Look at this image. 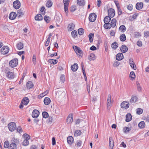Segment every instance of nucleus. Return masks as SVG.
Here are the masks:
<instances>
[{
    "label": "nucleus",
    "mask_w": 149,
    "mask_h": 149,
    "mask_svg": "<svg viewBox=\"0 0 149 149\" xmlns=\"http://www.w3.org/2000/svg\"><path fill=\"white\" fill-rule=\"evenodd\" d=\"M4 147L5 148H8V149H16V145L15 143H12L9 145L8 141H5L4 143Z\"/></svg>",
    "instance_id": "f257e3e1"
},
{
    "label": "nucleus",
    "mask_w": 149,
    "mask_h": 149,
    "mask_svg": "<svg viewBox=\"0 0 149 149\" xmlns=\"http://www.w3.org/2000/svg\"><path fill=\"white\" fill-rule=\"evenodd\" d=\"M9 130L13 132L15 130L16 128V125L15 123L12 122L10 123L8 125Z\"/></svg>",
    "instance_id": "f03ea898"
},
{
    "label": "nucleus",
    "mask_w": 149,
    "mask_h": 149,
    "mask_svg": "<svg viewBox=\"0 0 149 149\" xmlns=\"http://www.w3.org/2000/svg\"><path fill=\"white\" fill-rule=\"evenodd\" d=\"M18 64V60L17 58H14L9 62V65L12 68L16 67Z\"/></svg>",
    "instance_id": "7ed1b4c3"
},
{
    "label": "nucleus",
    "mask_w": 149,
    "mask_h": 149,
    "mask_svg": "<svg viewBox=\"0 0 149 149\" xmlns=\"http://www.w3.org/2000/svg\"><path fill=\"white\" fill-rule=\"evenodd\" d=\"M70 0H63V3H64V10L67 14L68 12V8L69 2Z\"/></svg>",
    "instance_id": "20e7f679"
},
{
    "label": "nucleus",
    "mask_w": 149,
    "mask_h": 149,
    "mask_svg": "<svg viewBox=\"0 0 149 149\" xmlns=\"http://www.w3.org/2000/svg\"><path fill=\"white\" fill-rule=\"evenodd\" d=\"M130 106V103L129 102L124 101L122 102L120 104V106L121 108H124L125 109H128Z\"/></svg>",
    "instance_id": "39448f33"
},
{
    "label": "nucleus",
    "mask_w": 149,
    "mask_h": 149,
    "mask_svg": "<svg viewBox=\"0 0 149 149\" xmlns=\"http://www.w3.org/2000/svg\"><path fill=\"white\" fill-rule=\"evenodd\" d=\"M96 18V15L95 13L90 14L89 17V21L91 22H94Z\"/></svg>",
    "instance_id": "423d86ee"
},
{
    "label": "nucleus",
    "mask_w": 149,
    "mask_h": 149,
    "mask_svg": "<svg viewBox=\"0 0 149 149\" xmlns=\"http://www.w3.org/2000/svg\"><path fill=\"white\" fill-rule=\"evenodd\" d=\"M9 50V48L7 46H4L3 47L1 50V53L3 54H7Z\"/></svg>",
    "instance_id": "0eeeda50"
},
{
    "label": "nucleus",
    "mask_w": 149,
    "mask_h": 149,
    "mask_svg": "<svg viewBox=\"0 0 149 149\" xmlns=\"http://www.w3.org/2000/svg\"><path fill=\"white\" fill-rule=\"evenodd\" d=\"M5 73L6 74V77L9 79H13L14 78V74L13 72L6 70Z\"/></svg>",
    "instance_id": "6e6552de"
},
{
    "label": "nucleus",
    "mask_w": 149,
    "mask_h": 149,
    "mask_svg": "<svg viewBox=\"0 0 149 149\" xmlns=\"http://www.w3.org/2000/svg\"><path fill=\"white\" fill-rule=\"evenodd\" d=\"M108 13L109 16L111 18L114 17L115 14V10L112 8H110L108 9Z\"/></svg>",
    "instance_id": "1a4fd4ad"
},
{
    "label": "nucleus",
    "mask_w": 149,
    "mask_h": 149,
    "mask_svg": "<svg viewBox=\"0 0 149 149\" xmlns=\"http://www.w3.org/2000/svg\"><path fill=\"white\" fill-rule=\"evenodd\" d=\"M13 6L16 9H18L20 7L21 3L18 0L14 1L13 3Z\"/></svg>",
    "instance_id": "9d476101"
},
{
    "label": "nucleus",
    "mask_w": 149,
    "mask_h": 149,
    "mask_svg": "<svg viewBox=\"0 0 149 149\" xmlns=\"http://www.w3.org/2000/svg\"><path fill=\"white\" fill-rule=\"evenodd\" d=\"M111 104V95L110 94L108 95L107 99V105L108 110H109L110 107H109Z\"/></svg>",
    "instance_id": "9b49d317"
},
{
    "label": "nucleus",
    "mask_w": 149,
    "mask_h": 149,
    "mask_svg": "<svg viewBox=\"0 0 149 149\" xmlns=\"http://www.w3.org/2000/svg\"><path fill=\"white\" fill-rule=\"evenodd\" d=\"M39 114V111L36 109H34L32 112V117L34 118H37Z\"/></svg>",
    "instance_id": "f8f14e48"
},
{
    "label": "nucleus",
    "mask_w": 149,
    "mask_h": 149,
    "mask_svg": "<svg viewBox=\"0 0 149 149\" xmlns=\"http://www.w3.org/2000/svg\"><path fill=\"white\" fill-rule=\"evenodd\" d=\"M17 16V14L15 12H13L11 13L9 15V18L11 20H13L15 19Z\"/></svg>",
    "instance_id": "ddd939ff"
},
{
    "label": "nucleus",
    "mask_w": 149,
    "mask_h": 149,
    "mask_svg": "<svg viewBox=\"0 0 149 149\" xmlns=\"http://www.w3.org/2000/svg\"><path fill=\"white\" fill-rule=\"evenodd\" d=\"M73 47L77 54L78 53L80 54L82 53V52L80 48L76 46H73Z\"/></svg>",
    "instance_id": "4468645a"
},
{
    "label": "nucleus",
    "mask_w": 149,
    "mask_h": 149,
    "mask_svg": "<svg viewBox=\"0 0 149 149\" xmlns=\"http://www.w3.org/2000/svg\"><path fill=\"white\" fill-rule=\"evenodd\" d=\"M120 50L122 52L125 53L127 51L128 48L125 45H122L120 47Z\"/></svg>",
    "instance_id": "2eb2a0df"
},
{
    "label": "nucleus",
    "mask_w": 149,
    "mask_h": 149,
    "mask_svg": "<svg viewBox=\"0 0 149 149\" xmlns=\"http://www.w3.org/2000/svg\"><path fill=\"white\" fill-rule=\"evenodd\" d=\"M116 58L117 60L120 61L123 58V55L122 53H120L118 54L116 56Z\"/></svg>",
    "instance_id": "dca6fc26"
},
{
    "label": "nucleus",
    "mask_w": 149,
    "mask_h": 149,
    "mask_svg": "<svg viewBox=\"0 0 149 149\" xmlns=\"http://www.w3.org/2000/svg\"><path fill=\"white\" fill-rule=\"evenodd\" d=\"M143 6V3L142 2L137 3L136 5V9L138 10L141 9Z\"/></svg>",
    "instance_id": "f3484780"
},
{
    "label": "nucleus",
    "mask_w": 149,
    "mask_h": 149,
    "mask_svg": "<svg viewBox=\"0 0 149 149\" xmlns=\"http://www.w3.org/2000/svg\"><path fill=\"white\" fill-rule=\"evenodd\" d=\"M78 68V64L76 63H74L73 65L71 66V68L73 72L76 71Z\"/></svg>",
    "instance_id": "a211bd4d"
},
{
    "label": "nucleus",
    "mask_w": 149,
    "mask_h": 149,
    "mask_svg": "<svg viewBox=\"0 0 149 149\" xmlns=\"http://www.w3.org/2000/svg\"><path fill=\"white\" fill-rule=\"evenodd\" d=\"M29 99L27 97H25L22 100L21 103L24 105H26L29 102Z\"/></svg>",
    "instance_id": "6ab92c4d"
},
{
    "label": "nucleus",
    "mask_w": 149,
    "mask_h": 149,
    "mask_svg": "<svg viewBox=\"0 0 149 149\" xmlns=\"http://www.w3.org/2000/svg\"><path fill=\"white\" fill-rule=\"evenodd\" d=\"M73 120V117L72 116V114H70L68 117L67 120L66 122L68 124H69L70 123H72Z\"/></svg>",
    "instance_id": "aec40b11"
},
{
    "label": "nucleus",
    "mask_w": 149,
    "mask_h": 149,
    "mask_svg": "<svg viewBox=\"0 0 149 149\" xmlns=\"http://www.w3.org/2000/svg\"><path fill=\"white\" fill-rule=\"evenodd\" d=\"M61 15H56L55 16V19L57 22H61L62 21V19L61 18Z\"/></svg>",
    "instance_id": "412c9836"
},
{
    "label": "nucleus",
    "mask_w": 149,
    "mask_h": 149,
    "mask_svg": "<svg viewBox=\"0 0 149 149\" xmlns=\"http://www.w3.org/2000/svg\"><path fill=\"white\" fill-rule=\"evenodd\" d=\"M116 20L115 18L113 19L111 21V26H112V28L115 27L116 26Z\"/></svg>",
    "instance_id": "4be33fe9"
},
{
    "label": "nucleus",
    "mask_w": 149,
    "mask_h": 149,
    "mask_svg": "<svg viewBox=\"0 0 149 149\" xmlns=\"http://www.w3.org/2000/svg\"><path fill=\"white\" fill-rule=\"evenodd\" d=\"M33 86L34 85L33 83L31 81H28L26 84V87L29 89H30L33 88Z\"/></svg>",
    "instance_id": "5701e85b"
},
{
    "label": "nucleus",
    "mask_w": 149,
    "mask_h": 149,
    "mask_svg": "<svg viewBox=\"0 0 149 149\" xmlns=\"http://www.w3.org/2000/svg\"><path fill=\"white\" fill-rule=\"evenodd\" d=\"M50 102L51 100L48 97H45L44 100V103L45 105H48L50 104Z\"/></svg>",
    "instance_id": "b1692460"
},
{
    "label": "nucleus",
    "mask_w": 149,
    "mask_h": 149,
    "mask_svg": "<svg viewBox=\"0 0 149 149\" xmlns=\"http://www.w3.org/2000/svg\"><path fill=\"white\" fill-rule=\"evenodd\" d=\"M126 117L125 121L127 122H129L132 120V116L130 113H127L126 115Z\"/></svg>",
    "instance_id": "393cba45"
},
{
    "label": "nucleus",
    "mask_w": 149,
    "mask_h": 149,
    "mask_svg": "<svg viewBox=\"0 0 149 149\" xmlns=\"http://www.w3.org/2000/svg\"><path fill=\"white\" fill-rule=\"evenodd\" d=\"M35 19L36 20H41L43 19V17L41 14H38L36 16Z\"/></svg>",
    "instance_id": "a878e982"
},
{
    "label": "nucleus",
    "mask_w": 149,
    "mask_h": 149,
    "mask_svg": "<svg viewBox=\"0 0 149 149\" xmlns=\"http://www.w3.org/2000/svg\"><path fill=\"white\" fill-rule=\"evenodd\" d=\"M137 97L136 96H132L130 100V102L131 103H135L137 101Z\"/></svg>",
    "instance_id": "bb28decb"
},
{
    "label": "nucleus",
    "mask_w": 149,
    "mask_h": 149,
    "mask_svg": "<svg viewBox=\"0 0 149 149\" xmlns=\"http://www.w3.org/2000/svg\"><path fill=\"white\" fill-rule=\"evenodd\" d=\"M77 3L80 6H84L85 4L84 0H77Z\"/></svg>",
    "instance_id": "cd10ccee"
},
{
    "label": "nucleus",
    "mask_w": 149,
    "mask_h": 149,
    "mask_svg": "<svg viewBox=\"0 0 149 149\" xmlns=\"http://www.w3.org/2000/svg\"><path fill=\"white\" fill-rule=\"evenodd\" d=\"M75 27V25L73 23L70 24L68 25V28L70 31H72L74 29Z\"/></svg>",
    "instance_id": "c85d7f7f"
},
{
    "label": "nucleus",
    "mask_w": 149,
    "mask_h": 149,
    "mask_svg": "<svg viewBox=\"0 0 149 149\" xmlns=\"http://www.w3.org/2000/svg\"><path fill=\"white\" fill-rule=\"evenodd\" d=\"M110 21L111 17L109 16L105 17L104 19V23L109 22Z\"/></svg>",
    "instance_id": "c756f323"
},
{
    "label": "nucleus",
    "mask_w": 149,
    "mask_h": 149,
    "mask_svg": "<svg viewBox=\"0 0 149 149\" xmlns=\"http://www.w3.org/2000/svg\"><path fill=\"white\" fill-rule=\"evenodd\" d=\"M104 27L107 29H110L112 26H111V24L109 22L104 23Z\"/></svg>",
    "instance_id": "7c9ffc66"
},
{
    "label": "nucleus",
    "mask_w": 149,
    "mask_h": 149,
    "mask_svg": "<svg viewBox=\"0 0 149 149\" xmlns=\"http://www.w3.org/2000/svg\"><path fill=\"white\" fill-rule=\"evenodd\" d=\"M23 44L21 42H19L17 45V48L19 50L22 49L23 47Z\"/></svg>",
    "instance_id": "2f4dec72"
},
{
    "label": "nucleus",
    "mask_w": 149,
    "mask_h": 149,
    "mask_svg": "<svg viewBox=\"0 0 149 149\" xmlns=\"http://www.w3.org/2000/svg\"><path fill=\"white\" fill-rule=\"evenodd\" d=\"M95 56L93 53L91 54L88 57V59L90 61L94 60L95 58Z\"/></svg>",
    "instance_id": "473e14b6"
},
{
    "label": "nucleus",
    "mask_w": 149,
    "mask_h": 149,
    "mask_svg": "<svg viewBox=\"0 0 149 149\" xmlns=\"http://www.w3.org/2000/svg\"><path fill=\"white\" fill-rule=\"evenodd\" d=\"M120 39L121 41H124L126 40V37L125 35L124 34L121 35L120 36Z\"/></svg>",
    "instance_id": "72a5a7b5"
},
{
    "label": "nucleus",
    "mask_w": 149,
    "mask_h": 149,
    "mask_svg": "<svg viewBox=\"0 0 149 149\" xmlns=\"http://www.w3.org/2000/svg\"><path fill=\"white\" fill-rule=\"evenodd\" d=\"M119 29L122 32H124L126 30V28L124 25H122L119 27Z\"/></svg>",
    "instance_id": "f704fd0d"
},
{
    "label": "nucleus",
    "mask_w": 149,
    "mask_h": 149,
    "mask_svg": "<svg viewBox=\"0 0 149 149\" xmlns=\"http://www.w3.org/2000/svg\"><path fill=\"white\" fill-rule=\"evenodd\" d=\"M130 77L131 78V79L132 80H133L135 79V75L134 72L132 71L130 72Z\"/></svg>",
    "instance_id": "c9c22d12"
},
{
    "label": "nucleus",
    "mask_w": 149,
    "mask_h": 149,
    "mask_svg": "<svg viewBox=\"0 0 149 149\" xmlns=\"http://www.w3.org/2000/svg\"><path fill=\"white\" fill-rule=\"evenodd\" d=\"M145 125V123L144 121H141L138 124V126L140 128H143Z\"/></svg>",
    "instance_id": "e433bc0d"
},
{
    "label": "nucleus",
    "mask_w": 149,
    "mask_h": 149,
    "mask_svg": "<svg viewBox=\"0 0 149 149\" xmlns=\"http://www.w3.org/2000/svg\"><path fill=\"white\" fill-rule=\"evenodd\" d=\"M118 46V44L117 42H115L112 43L111 45L112 48L114 49H116Z\"/></svg>",
    "instance_id": "4c0bfd02"
},
{
    "label": "nucleus",
    "mask_w": 149,
    "mask_h": 149,
    "mask_svg": "<svg viewBox=\"0 0 149 149\" xmlns=\"http://www.w3.org/2000/svg\"><path fill=\"white\" fill-rule=\"evenodd\" d=\"M114 146L113 140H110L109 144V149H112Z\"/></svg>",
    "instance_id": "58836bf2"
},
{
    "label": "nucleus",
    "mask_w": 149,
    "mask_h": 149,
    "mask_svg": "<svg viewBox=\"0 0 149 149\" xmlns=\"http://www.w3.org/2000/svg\"><path fill=\"white\" fill-rule=\"evenodd\" d=\"M81 132L79 130H76L74 133V136H77L80 135L81 134Z\"/></svg>",
    "instance_id": "ea45409f"
},
{
    "label": "nucleus",
    "mask_w": 149,
    "mask_h": 149,
    "mask_svg": "<svg viewBox=\"0 0 149 149\" xmlns=\"http://www.w3.org/2000/svg\"><path fill=\"white\" fill-rule=\"evenodd\" d=\"M23 136L24 140H29L31 138L30 136L27 134H24Z\"/></svg>",
    "instance_id": "a19ab883"
},
{
    "label": "nucleus",
    "mask_w": 149,
    "mask_h": 149,
    "mask_svg": "<svg viewBox=\"0 0 149 149\" xmlns=\"http://www.w3.org/2000/svg\"><path fill=\"white\" fill-rule=\"evenodd\" d=\"M94 34L93 33H91L89 34L88 37L89 39V41L90 42H92L93 41Z\"/></svg>",
    "instance_id": "79ce46f5"
},
{
    "label": "nucleus",
    "mask_w": 149,
    "mask_h": 149,
    "mask_svg": "<svg viewBox=\"0 0 149 149\" xmlns=\"http://www.w3.org/2000/svg\"><path fill=\"white\" fill-rule=\"evenodd\" d=\"M17 15L19 17L24 15V13L22 12L21 9H19L17 11Z\"/></svg>",
    "instance_id": "37998d69"
},
{
    "label": "nucleus",
    "mask_w": 149,
    "mask_h": 149,
    "mask_svg": "<svg viewBox=\"0 0 149 149\" xmlns=\"http://www.w3.org/2000/svg\"><path fill=\"white\" fill-rule=\"evenodd\" d=\"M84 30L82 28H80L78 30V33L80 35H82L84 34Z\"/></svg>",
    "instance_id": "c03bdc74"
},
{
    "label": "nucleus",
    "mask_w": 149,
    "mask_h": 149,
    "mask_svg": "<svg viewBox=\"0 0 149 149\" xmlns=\"http://www.w3.org/2000/svg\"><path fill=\"white\" fill-rule=\"evenodd\" d=\"M49 61V62L50 63L52 64H55L58 62V61L56 59H50Z\"/></svg>",
    "instance_id": "a18cd8bd"
},
{
    "label": "nucleus",
    "mask_w": 149,
    "mask_h": 149,
    "mask_svg": "<svg viewBox=\"0 0 149 149\" xmlns=\"http://www.w3.org/2000/svg\"><path fill=\"white\" fill-rule=\"evenodd\" d=\"M77 32L75 30L72 31L71 32L72 36L74 38H75L77 36Z\"/></svg>",
    "instance_id": "49530a36"
},
{
    "label": "nucleus",
    "mask_w": 149,
    "mask_h": 149,
    "mask_svg": "<svg viewBox=\"0 0 149 149\" xmlns=\"http://www.w3.org/2000/svg\"><path fill=\"white\" fill-rule=\"evenodd\" d=\"M52 2L50 0H48L46 3V6L47 7L49 8L51 7L52 6Z\"/></svg>",
    "instance_id": "de8ad7c7"
},
{
    "label": "nucleus",
    "mask_w": 149,
    "mask_h": 149,
    "mask_svg": "<svg viewBox=\"0 0 149 149\" xmlns=\"http://www.w3.org/2000/svg\"><path fill=\"white\" fill-rule=\"evenodd\" d=\"M136 113L138 114H142L143 111L142 109L140 108H138L136 110Z\"/></svg>",
    "instance_id": "09e8293b"
},
{
    "label": "nucleus",
    "mask_w": 149,
    "mask_h": 149,
    "mask_svg": "<svg viewBox=\"0 0 149 149\" xmlns=\"http://www.w3.org/2000/svg\"><path fill=\"white\" fill-rule=\"evenodd\" d=\"M44 19L47 23H49L50 20L49 17L46 15L44 16Z\"/></svg>",
    "instance_id": "8fccbe9b"
},
{
    "label": "nucleus",
    "mask_w": 149,
    "mask_h": 149,
    "mask_svg": "<svg viewBox=\"0 0 149 149\" xmlns=\"http://www.w3.org/2000/svg\"><path fill=\"white\" fill-rule=\"evenodd\" d=\"M48 114L47 112L46 111H44L43 112L42 116L43 118H47L48 117Z\"/></svg>",
    "instance_id": "3c124183"
},
{
    "label": "nucleus",
    "mask_w": 149,
    "mask_h": 149,
    "mask_svg": "<svg viewBox=\"0 0 149 149\" xmlns=\"http://www.w3.org/2000/svg\"><path fill=\"white\" fill-rule=\"evenodd\" d=\"M29 142L28 140H24L22 143V145L24 146H27L29 145Z\"/></svg>",
    "instance_id": "603ef678"
},
{
    "label": "nucleus",
    "mask_w": 149,
    "mask_h": 149,
    "mask_svg": "<svg viewBox=\"0 0 149 149\" xmlns=\"http://www.w3.org/2000/svg\"><path fill=\"white\" fill-rule=\"evenodd\" d=\"M48 93V91H46L40 94L39 95V96L42 98L46 95Z\"/></svg>",
    "instance_id": "864d4df0"
},
{
    "label": "nucleus",
    "mask_w": 149,
    "mask_h": 149,
    "mask_svg": "<svg viewBox=\"0 0 149 149\" xmlns=\"http://www.w3.org/2000/svg\"><path fill=\"white\" fill-rule=\"evenodd\" d=\"M137 87V90L139 91H141V88L139 83L137 82H136Z\"/></svg>",
    "instance_id": "5fc2aeb1"
},
{
    "label": "nucleus",
    "mask_w": 149,
    "mask_h": 149,
    "mask_svg": "<svg viewBox=\"0 0 149 149\" xmlns=\"http://www.w3.org/2000/svg\"><path fill=\"white\" fill-rule=\"evenodd\" d=\"M32 62L34 64H36V56L35 54H33V56Z\"/></svg>",
    "instance_id": "6e6d98bb"
},
{
    "label": "nucleus",
    "mask_w": 149,
    "mask_h": 149,
    "mask_svg": "<svg viewBox=\"0 0 149 149\" xmlns=\"http://www.w3.org/2000/svg\"><path fill=\"white\" fill-rule=\"evenodd\" d=\"M76 9V7L75 6H71L70 11L71 12H73Z\"/></svg>",
    "instance_id": "4d7b16f0"
},
{
    "label": "nucleus",
    "mask_w": 149,
    "mask_h": 149,
    "mask_svg": "<svg viewBox=\"0 0 149 149\" xmlns=\"http://www.w3.org/2000/svg\"><path fill=\"white\" fill-rule=\"evenodd\" d=\"M133 8V6L131 4H130L129 5H128L127 6V9L130 10H132Z\"/></svg>",
    "instance_id": "13d9d810"
},
{
    "label": "nucleus",
    "mask_w": 149,
    "mask_h": 149,
    "mask_svg": "<svg viewBox=\"0 0 149 149\" xmlns=\"http://www.w3.org/2000/svg\"><path fill=\"white\" fill-rule=\"evenodd\" d=\"M131 67L134 70L136 69V67L134 63H132L130 65Z\"/></svg>",
    "instance_id": "bf43d9fd"
},
{
    "label": "nucleus",
    "mask_w": 149,
    "mask_h": 149,
    "mask_svg": "<svg viewBox=\"0 0 149 149\" xmlns=\"http://www.w3.org/2000/svg\"><path fill=\"white\" fill-rule=\"evenodd\" d=\"M16 130L17 131L20 133L22 132V129L21 127L20 126L18 127Z\"/></svg>",
    "instance_id": "052dcab7"
},
{
    "label": "nucleus",
    "mask_w": 149,
    "mask_h": 149,
    "mask_svg": "<svg viewBox=\"0 0 149 149\" xmlns=\"http://www.w3.org/2000/svg\"><path fill=\"white\" fill-rule=\"evenodd\" d=\"M118 15H120L122 13V12L121 9L119 7H118Z\"/></svg>",
    "instance_id": "680f3d73"
},
{
    "label": "nucleus",
    "mask_w": 149,
    "mask_h": 149,
    "mask_svg": "<svg viewBox=\"0 0 149 149\" xmlns=\"http://www.w3.org/2000/svg\"><path fill=\"white\" fill-rule=\"evenodd\" d=\"M60 80L63 83H64L65 81V76L64 75H62L60 77Z\"/></svg>",
    "instance_id": "e2e57ef3"
},
{
    "label": "nucleus",
    "mask_w": 149,
    "mask_h": 149,
    "mask_svg": "<svg viewBox=\"0 0 149 149\" xmlns=\"http://www.w3.org/2000/svg\"><path fill=\"white\" fill-rule=\"evenodd\" d=\"M120 64L119 63L118 61H116V62H115L113 64V65L114 67H117Z\"/></svg>",
    "instance_id": "0e129e2a"
},
{
    "label": "nucleus",
    "mask_w": 149,
    "mask_h": 149,
    "mask_svg": "<svg viewBox=\"0 0 149 149\" xmlns=\"http://www.w3.org/2000/svg\"><path fill=\"white\" fill-rule=\"evenodd\" d=\"M144 36L146 38L148 37L149 36V31H145L144 32Z\"/></svg>",
    "instance_id": "69168bd1"
},
{
    "label": "nucleus",
    "mask_w": 149,
    "mask_h": 149,
    "mask_svg": "<svg viewBox=\"0 0 149 149\" xmlns=\"http://www.w3.org/2000/svg\"><path fill=\"white\" fill-rule=\"evenodd\" d=\"M123 130L124 132H129L130 130L129 128L127 127H125L124 128Z\"/></svg>",
    "instance_id": "338daca9"
},
{
    "label": "nucleus",
    "mask_w": 149,
    "mask_h": 149,
    "mask_svg": "<svg viewBox=\"0 0 149 149\" xmlns=\"http://www.w3.org/2000/svg\"><path fill=\"white\" fill-rule=\"evenodd\" d=\"M137 45L139 47H141L142 46V42L141 41H138L137 42Z\"/></svg>",
    "instance_id": "774afa93"
}]
</instances>
